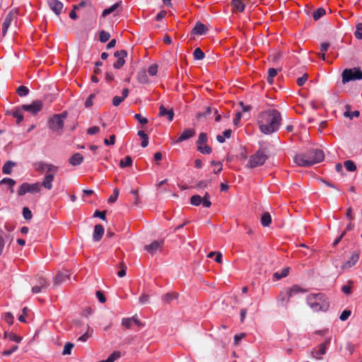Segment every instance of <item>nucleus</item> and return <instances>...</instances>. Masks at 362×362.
<instances>
[{"label": "nucleus", "mask_w": 362, "mask_h": 362, "mask_svg": "<svg viewBox=\"0 0 362 362\" xmlns=\"http://www.w3.org/2000/svg\"><path fill=\"white\" fill-rule=\"evenodd\" d=\"M351 310H344L341 314L340 315V317H339V319L341 320V321H345L346 320L349 316L351 315Z\"/></svg>", "instance_id": "5fc2aeb1"}, {"label": "nucleus", "mask_w": 362, "mask_h": 362, "mask_svg": "<svg viewBox=\"0 0 362 362\" xmlns=\"http://www.w3.org/2000/svg\"><path fill=\"white\" fill-rule=\"evenodd\" d=\"M99 131H100V128L98 127L95 126V127H90L87 130V133L88 134L93 135V134L98 133Z\"/></svg>", "instance_id": "69168bd1"}, {"label": "nucleus", "mask_w": 362, "mask_h": 362, "mask_svg": "<svg viewBox=\"0 0 362 362\" xmlns=\"http://www.w3.org/2000/svg\"><path fill=\"white\" fill-rule=\"evenodd\" d=\"M281 122V113L275 109L261 112L257 117V124L264 134H272L277 132Z\"/></svg>", "instance_id": "f257e3e1"}, {"label": "nucleus", "mask_w": 362, "mask_h": 362, "mask_svg": "<svg viewBox=\"0 0 362 362\" xmlns=\"http://www.w3.org/2000/svg\"><path fill=\"white\" fill-rule=\"evenodd\" d=\"M207 139H208L207 134L206 133H201V134H199V138H198V139L197 141V146L206 144V142H207Z\"/></svg>", "instance_id": "79ce46f5"}, {"label": "nucleus", "mask_w": 362, "mask_h": 362, "mask_svg": "<svg viewBox=\"0 0 362 362\" xmlns=\"http://www.w3.org/2000/svg\"><path fill=\"white\" fill-rule=\"evenodd\" d=\"M74 344L71 343V342H67L64 345V350H63V352H62V354L63 355H69L71 354V350L74 347Z\"/></svg>", "instance_id": "09e8293b"}, {"label": "nucleus", "mask_w": 362, "mask_h": 362, "mask_svg": "<svg viewBox=\"0 0 362 362\" xmlns=\"http://www.w3.org/2000/svg\"><path fill=\"white\" fill-rule=\"evenodd\" d=\"M37 284L32 288V292L33 293H38L43 291L49 285L48 281L42 276H39L37 279Z\"/></svg>", "instance_id": "f8f14e48"}, {"label": "nucleus", "mask_w": 362, "mask_h": 362, "mask_svg": "<svg viewBox=\"0 0 362 362\" xmlns=\"http://www.w3.org/2000/svg\"><path fill=\"white\" fill-rule=\"evenodd\" d=\"M4 338H8L9 340L15 341L16 343H20L22 340V337L16 335L13 332H5L4 334Z\"/></svg>", "instance_id": "cd10ccee"}, {"label": "nucleus", "mask_w": 362, "mask_h": 362, "mask_svg": "<svg viewBox=\"0 0 362 362\" xmlns=\"http://www.w3.org/2000/svg\"><path fill=\"white\" fill-rule=\"evenodd\" d=\"M344 116L346 117H349L350 119H353L354 117H357L359 116V112L356 110V111H354V112H349V111H346L344 112Z\"/></svg>", "instance_id": "13d9d810"}, {"label": "nucleus", "mask_w": 362, "mask_h": 362, "mask_svg": "<svg viewBox=\"0 0 362 362\" xmlns=\"http://www.w3.org/2000/svg\"><path fill=\"white\" fill-rule=\"evenodd\" d=\"M11 21H12V16L10 14H8L5 18V19L3 22V24H2V35H3V36H4L6 34L7 30H8L9 26L11 25Z\"/></svg>", "instance_id": "393cba45"}, {"label": "nucleus", "mask_w": 362, "mask_h": 362, "mask_svg": "<svg viewBox=\"0 0 362 362\" xmlns=\"http://www.w3.org/2000/svg\"><path fill=\"white\" fill-rule=\"evenodd\" d=\"M307 80H308V75L304 74L303 76H301L297 79V84L299 86H302L305 84V83L306 82Z\"/></svg>", "instance_id": "e2e57ef3"}, {"label": "nucleus", "mask_w": 362, "mask_h": 362, "mask_svg": "<svg viewBox=\"0 0 362 362\" xmlns=\"http://www.w3.org/2000/svg\"><path fill=\"white\" fill-rule=\"evenodd\" d=\"M267 156L262 151H257L255 154L250 157L247 167L249 168H255L262 165L266 160Z\"/></svg>", "instance_id": "20e7f679"}, {"label": "nucleus", "mask_w": 362, "mask_h": 362, "mask_svg": "<svg viewBox=\"0 0 362 362\" xmlns=\"http://www.w3.org/2000/svg\"><path fill=\"white\" fill-rule=\"evenodd\" d=\"M47 4L49 8L54 12V13L59 16L63 10V4L58 0H47Z\"/></svg>", "instance_id": "ddd939ff"}, {"label": "nucleus", "mask_w": 362, "mask_h": 362, "mask_svg": "<svg viewBox=\"0 0 362 362\" xmlns=\"http://www.w3.org/2000/svg\"><path fill=\"white\" fill-rule=\"evenodd\" d=\"M119 267L121 269L118 272L117 275L119 277L122 278L126 275V267L122 262L120 263Z\"/></svg>", "instance_id": "680f3d73"}, {"label": "nucleus", "mask_w": 362, "mask_h": 362, "mask_svg": "<svg viewBox=\"0 0 362 362\" xmlns=\"http://www.w3.org/2000/svg\"><path fill=\"white\" fill-rule=\"evenodd\" d=\"M138 135L142 139V141L141 143V147L146 148L148 144V135L142 130L138 132Z\"/></svg>", "instance_id": "7c9ffc66"}, {"label": "nucleus", "mask_w": 362, "mask_h": 362, "mask_svg": "<svg viewBox=\"0 0 362 362\" xmlns=\"http://www.w3.org/2000/svg\"><path fill=\"white\" fill-rule=\"evenodd\" d=\"M66 112L54 115L48 121L49 127L54 132H59L64 127V119L66 117Z\"/></svg>", "instance_id": "39448f33"}, {"label": "nucleus", "mask_w": 362, "mask_h": 362, "mask_svg": "<svg viewBox=\"0 0 362 362\" xmlns=\"http://www.w3.org/2000/svg\"><path fill=\"white\" fill-rule=\"evenodd\" d=\"M104 234V228L100 224H97L95 226L93 238L95 242H98L102 238Z\"/></svg>", "instance_id": "a211bd4d"}, {"label": "nucleus", "mask_w": 362, "mask_h": 362, "mask_svg": "<svg viewBox=\"0 0 362 362\" xmlns=\"http://www.w3.org/2000/svg\"><path fill=\"white\" fill-rule=\"evenodd\" d=\"M137 80L140 83H147L148 81L146 71L143 70L138 72Z\"/></svg>", "instance_id": "473e14b6"}, {"label": "nucleus", "mask_w": 362, "mask_h": 362, "mask_svg": "<svg viewBox=\"0 0 362 362\" xmlns=\"http://www.w3.org/2000/svg\"><path fill=\"white\" fill-rule=\"evenodd\" d=\"M272 222V218L269 212H265L261 217V223L264 227H267Z\"/></svg>", "instance_id": "c85d7f7f"}, {"label": "nucleus", "mask_w": 362, "mask_h": 362, "mask_svg": "<svg viewBox=\"0 0 362 362\" xmlns=\"http://www.w3.org/2000/svg\"><path fill=\"white\" fill-rule=\"evenodd\" d=\"M132 165V159L130 156H127L124 159H122L119 163L121 168H126Z\"/></svg>", "instance_id": "c9c22d12"}, {"label": "nucleus", "mask_w": 362, "mask_h": 362, "mask_svg": "<svg viewBox=\"0 0 362 362\" xmlns=\"http://www.w3.org/2000/svg\"><path fill=\"white\" fill-rule=\"evenodd\" d=\"M16 165V163L8 160L4 163L2 168L4 174L10 175L12 172V168Z\"/></svg>", "instance_id": "bb28decb"}, {"label": "nucleus", "mask_w": 362, "mask_h": 362, "mask_svg": "<svg viewBox=\"0 0 362 362\" xmlns=\"http://www.w3.org/2000/svg\"><path fill=\"white\" fill-rule=\"evenodd\" d=\"M5 320L8 325H12L13 322V316L11 313L5 314Z\"/></svg>", "instance_id": "0e129e2a"}, {"label": "nucleus", "mask_w": 362, "mask_h": 362, "mask_svg": "<svg viewBox=\"0 0 362 362\" xmlns=\"http://www.w3.org/2000/svg\"><path fill=\"white\" fill-rule=\"evenodd\" d=\"M358 259L359 253L358 252H353L350 259L343 264L341 269L344 270L352 267L356 264V262L358 261Z\"/></svg>", "instance_id": "2eb2a0df"}, {"label": "nucleus", "mask_w": 362, "mask_h": 362, "mask_svg": "<svg viewBox=\"0 0 362 362\" xmlns=\"http://www.w3.org/2000/svg\"><path fill=\"white\" fill-rule=\"evenodd\" d=\"M295 163L301 167H307L312 165L311 161H309L306 156V153L298 154L294 158Z\"/></svg>", "instance_id": "4468645a"}, {"label": "nucleus", "mask_w": 362, "mask_h": 362, "mask_svg": "<svg viewBox=\"0 0 362 362\" xmlns=\"http://www.w3.org/2000/svg\"><path fill=\"white\" fill-rule=\"evenodd\" d=\"M305 153L309 161H311L312 165L322 161L325 158L324 152L320 149L312 148Z\"/></svg>", "instance_id": "1a4fd4ad"}, {"label": "nucleus", "mask_w": 362, "mask_h": 362, "mask_svg": "<svg viewBox=\"0 0 362 362\" xmlns=\"http://www.w3.org/2000/svg\"><path fill=\"white\" fill-rule=\"evenodd\" d=\"M17 93L20 96H25L29 93V89L24 86H21L17 88Z\"/></svg>", "instance_id": "8fccbe9b"}, {"label": "nucleus", "mask_w": 362, "mask_h": 362, "mask_svg": "<svg viewBox=\"0 0 362 362\" xmlns=\"http://www.w3.org/2000/svg\"><path fill=\"white\" fill-rule=\"evenodd\" d=\"M158 72V66L156 64H152L148 67V73L151 76L156 75Z\"/></svg>", "instance_id": "4d7b16f0"}, {"label": "nucleus", "mask_w": 362, "mask_h": 362, "mask_svg": "<svg viewBox=\"0 0 362 362\" xmlns=\"http://www.w3.org/2000/svg\"><path fill=\"white\" fill-rule=\"evenodd\" d=\"M288 272H289V268L288 267H286V268H284L281 272H275L274 274V278L275 279V280H279L284 277H286L288 274Z\"/></svg>", "instance_id": "2f4dec72"}, {"label": "nucleus", "mask_w": 362, "mask_h": 362, "mask_svg": "<svg viewBox=\"0 0 362 362\" xmlns=\"http://www.w3.org/2000/svg\"><path fill=\"white\" fill-rule=\"evenodd\" d=\"M204 146H203V145H201V146H197V149L199 151H200L202 153H204V154H209L211 153V148L210 146H209L208 145L206 144H204Z\"/></svg>", "instance_id": "49530a36"}, {"label": "nucleus", "mask_w": 362, "mask_h": 362, "mask_svg": "<svg viewBox=\"0 0 362 362\" xmlns=\"http://www.w3.org/2000/svg\"><path fill=\"white\" fill-rule=\"evenodd\" d=\"M42 107V103L40 100H35L30 105H23L21 109L24 111L30 112L33 115H36L39 112Z\"/></svg>", "instance_id": "9d476101"}, {"label": "nucleus", "mask_w": 362, "mask_h": 362, "mask_svg": "<svg viewBox=\"0 0 362 362\" xmlns=\"http://www.w3.org/2000/svg\"><path fill=\"white\" fill-rule=\"evenodd\" d=\"M355 36L358 40H362V23H358L356 25Z\"/></svg>", "instance_id": "de8ad7c7"}, {"label": "nucleus", "mask_w": 362, "mask_h": 362, "mask_svg": "<svg viewBox=\"0 0 362 362\" xmlns=\"http://www.w3.org/2000/svg\"><path fill=\"white\" fill-rule=\"evenodd\" d=\"M35 170L42 173L46 171V175L42 182V185L44 188L50 190L52 188V182L54 178V175L58 171V167L50 163H46L42 161H38L33 165Z\"/></svg>", "instance_id": "f03ea898"}, {"label": "nucleus", "mask_w": 362, "mask_h": 362, "mask_svg": "<svg viewBox=\"0 0 362 362\" xmlns=\"http://www.w3.org/2000/svg\"><path fill=\"white\" fill-rule=\"evenodd\" d=\"M110 37V35L109 33L105 31V30H102L100 31V42H106L107 41L109 40Z\"/></svg>", "instance_id": "3c124183"}, {"label": "nucleus", "mask_w": 362, "mask_h": 362, "mask_svg": "<svg viewBox=\"0 0 362 362\" xmlns=\"http://www.w3.org/2000/svg\"><path fill=\"white\" fill-rule=\"evenodd\" d=\"M18 349L17 345H13L10 349L5 350L2 352L3 356H8Z\"/></svg>", "instance_id": "6e6d98bb"}, {"label": "nucleus", "mask_w": 362, "mask_h": 362, "mask_svg": "<svg viewBox=\"0 0 362 362\" xmlns=\"http://www.w3.org/2000/svg\"><path fill=\"white\" fill-rule=\"evenodd\" d=\"M115 135L110 136V139H105V140H104V144L107 146L113 145L115 144Z\"/></svg>", "instance_id": "338daca9"}, {"label": "nucleus", "mask_w": 362, "mask_h": 362, "mask_svg": "<svg viewBox=\"0 0 362 362\" xmlns=\"http://www.w3.org/2000/svg\"><path fill=\"white\" fill-rule=\"evenodd\" d=\"M42 187V183L35 182L30 184L28 182H23L18 189V194L19 196H23L26 193L35 194L39 193L41 191Z\"/></svg>", "instance_id": "423d86ee"}, {"label": "nucleus", "mask_w": 362, "mask_h": 362, "mask_svg": "<svg viewBox=\"0 0 362 362\" xmlns=\"http://www.w3.org/2000/svg\"><path fill=\"white\" fill-rule=\"evenodd\" d=\"M325 14V10L323 8H319L313 13V18L315 21L319 20Z\"/></svg>", "instance_id": "a19ab883"}, {"label": "nucleus", "mask_w": 362, "mask_h": 362, "mask_svg": "<svg viewBox=\"0 0 362 362\" xmlns=\"http://www.w3.org/2000/svg\"><path fill=\"white\" fill-rule=\"evenodd\" d=\"M16 184V181L11 178L6 177L0 181V185H6L11 188V192H13V187Z\"/></svg>", "instance_id": "f704fd0d"}, {"label": "nucleus", "mask_w": 362, "mask_h": 362, "mask_svg": "<svg viewBox=\"0 0 362 362\" xmlns=\"http://www.w3.org/2000/svg\"><path fill=\"white\" fill-rule=\"evenodd\" d=\"M362 79V71L357 68L346 69L342 72V83Z\"/></svg>", "instance_id": "0eeeda50"}, {"label": "nucleus", "mask_w": 362, "mask_h": 362, "mask_svg": "<svg viewBox=\"0 0 362 362\" xmlns=\"http://www.w3.org/2000/svg\"><path fill=\"white\" fill-rule=\"evenodd\" d=\"M22 109H21V107H19V108H16L15 110L11 111V115L16 118L17 119V123L19 124L21 122H22L23 120V113H22Z\"/></svg>", "instance_id": "a878e982"}, {"label": "nucleus", "mask_w": 362, "mask_h": 362, "mask_svg": "<svg viewBox=\"0 0 362 362\" xmlns=\"http://www.w3.org/2000/svg\"><path fill=\"white\" fill-rule=\"evenodd\" d=\"M233 6L238 11H243L245 8V6L242 1L240 0H233L232 1Z\"/></svg>", "instance_id": "4c0bfd02"}, {"label": "nucleus", "mask_w": 362, "mask_h": 362, "mask_svg": "<svg viewBox=\"0 0 362 362\" xmlns=\"http://www.w3.org/2000/svg\"><path fill=\"white\" fill-rule=\"evenodd\" d=\"M69 278V274H68L67 271H66V270L61 271V272H58L57 274L56 275L54 280V285H58V284L65 281L66 279H67Z\"/></svg>", "instance_id": "aec40b11"}, {"label": "nucleus", "mask_w": 362, "mask_h": 362, "mask_svg": "<svg viewBox=\"0 0 362 362\" xmlns=\"http://www.w3.org/2000/svg\"><path fill=\"white\" fill-rule=\"evenodd\" d=\"M114 55L117 58V60L113 64V67L119 69L124 64V58L127 56V52L126 50L122 49L115 52Z\"/></svg>", "instance_id": "9b49d317"}, {"label": "nucleus", "mask_w": 362, "mask_h": 362, "mask_svg": "<svg viewBox=\"0 0 362 362\" xmlns=\"http://www.w3.org/2000/svg\"><path fill=\"white\" fill-rule=\"evenodd\" d=\"M163 244V240H154L151 244L145 246V249L147 252L153 254L158 250Z\"/></svg>", "instance_id": "dca6fc26"}, {"label": "nucleus", "mask_w": 362, "mask_h": 362, "mask_svg": "<svg viewBox=\"0 0 362 362\" xmlns=\"http://www.w3.org/2000/svg\"><path fill=\"white\" fill-rule=\"evenodd\" d=\"M178 293L176 292L167 293L163 296V300L167 303H170L173 300L177 299Z\"/></svg>", "instance_id": "c756f323"}, {"label": "nucleus", "mask_w": 362, "mask_h": 362, "mask_svg": "<svg viewBox=\"0 0 362 362\" xmlns=\"http://www.w3.org/2000/svg\"><path fill=\"white\" fill-rule=\"evenodd\" d=\"M119 189L117 188H115L113 190V194L111 195L108 199V202H110V203L115 202L119 196Z\"/></svg>", "instance_id": "864d4df0"}, {"label": "nucleus", "mask_w": 362, "mask_h": 362, "mask_svg": "<svg viewBox=\"0 0 362 362\" xmlns=\"http://www.w3.org/2000/svg\"><path fill=\"white\" fill-rule=\"evenodd\" d=\"M307 303L314 311H327L329 307L328 298L324 293H311L307 296Z\"/></svg>", "instance_id": "7ed1b4c3"}, {"label": "nucleus", "mask_w": 362, "mask_h": 362, "mask_svg": "<svg viewBox=\"0 0 362 362\" xmlns=\"http://www.w3.org/2000/svg\"><path fill=\"white\" fill-rule=\"evenodd\" d=\"M122 325L126 328L129 329L132 327V319L130 318H123L122 321Z\"/></svg>", "instance_id": "bf43d9fd"}, {"label": "nucleus", "mask_w": 362, "mask_h": 362, "mask_svg": "<svg viewBox=\"0 0 362 362\" xmlns=\"http://www.w3.org/2000/svg\"><path fill=\"white\" fill-rule=\"evenodd\" d=\"M196 132L193 129H186L178 137L176 143H180L183 141L187 140L195 135Z\"/></svg>", "instance_id": "f3484780"}, {"label": "nucleus", "mask_w": 362, "mask_h": 362, "mask_svg": "<svg viewBox=\"0 0 362 362\" xmlns=\"http://www.w3.org/2000/svg\"><path fill=\"white\" fill-rule=\"evenodd\" d=\"M23 216L25 220H30L32 218V212L28 207H23Z\"/></svg>", "instance_id": "603ef678"}, {"label": "nucleus", "mask_w": 362, "mask_h": 362, "mask_svg": "<svg viewBox=\"0 0 362 362\" xmlns=\"http://www.w3.org/2000/svg\"><path fill=\"white\" fill-rule=\"evenodd\" d=\"M118 6H119V3H115L113 5H112L110 7L105 9L103 11V16H106L110 14L111 13L115 11L118 8Z\"/></svg>", "instance_id": "37998d69"}, {"label": "nucleus", "mask_w": 362, "mask_h": 362, "mask_svg": "<svg viewBox=\"0 0 362 362\" xmlns=\"http://www.w3.org/2000/svg\"><path fill=\"white\" fill-rule=\"evenodd\" d=\"M94 217H99L103 220L105 219V211H95L93 214Z\"/></svg>", "instance_id": "774afa93"}, {"label": "nucleus", "mask_w": 362, "mask_h": 362, "mask_svg": "<svg viewBox=\"0 0 362 362\" xmlns=\"http://www.w3.org/2000/svg\"><path fill=\"white\" fill-rule=\"evenodd\" d=\"M291 296L288 294V292L284 293L281 292L280 293V296L278 299V302L279 303L281 306H286L288 303L289 302Z\"/></svg>", "instance_id": "b1692460"}, {"label": "nucleus", "mask_w": 362, "mask_h": 362, "mask_svg": "<svg viewBox=\"0 0 362 362\" xmlns=\"http://www.w3.org/2000/svg\"><path fill=\"white\" fill-rule=\"evenodd\" d=\"M306 291L301 288L300 287H299L297 285H294L291 288H290L288 290V294L291 296V297H292L293 296L298 293H304Z\"/></svg>", "instance_id": "72a5a7b5"}, {"label": "nucleus", "mask_w": 362, "mask_h": 362, "mask_svg": "<svg viewBox=\"0 0 362 362\" xmlns=\"http://www.w3.org/2000/svg\"><path fill=\"white\" fill-rule=\"evenodd\" d=\"M331 343V337L325 339V341L320 344L317 348L311 351V355L317 360H322V356L327 353V349Z\"/></svg>", "instance_id": "6e6552de"}, {"label": "nucleus", "mask_w": 362, "mask_h": 362, "mask_svg": "<svg viewBox=\"0 0 362 362\" xmlns=\"http://www.w3.org/2000/svg\"><path fill=\"white\" fill-rule=\"evenodd\" d=\"M129 95V89L124 88L122 90V96H115L112 99V105L115 107L119 106L121 103Z\"/></svg>", "instance_id": "412c9836"}, {"label": "nucleus", "mask_w": 362, "mask_h": 362, "mask_svg": "<svg viewBox=\"0 0 362 362\" xmlns=\"http://www.w3.org/2000/svg\"><path fill=\"white\" fill-rule=\"evenodd\" d=\"M277 71L274 68H270L268 70L267 81L272 84L274 81V78L276 76Z\"/></svg>", "instance_id": "e433bc0d"}, {"label": "nucleus", "mask_w": 362, "mask_h": 362, "mask_svg": "<svg viewBox=\"0 0 362 362\" xmlns=\"http://www.w3.org/2000/svg\"><path fill=\"white\" fill-rule=\"evenodd\" d=\"M202 205L204 207L209 208L211 205L210 202V195L208 192H206L204 197L202 198Z\"/></svg>", "instance_id": "a18cd8bd"}, {"label": "nucleus", "mask_w": 362, "mask_h": 362, "mask_svg": "<svg viewBox=\"0 0 362 362\" xmlns=\"http://www.w3.org/2000/svg\"><path fill=\"white\" fill-rule=\"evenodd\" d=\"M134 118L142 124L148 123V119L146 117H142L140 114H136L134 115Z\"/></svg>", "instance_id": "052dcab7"}, {"label": "nucleus", "mask_w": 362, "mask_h": 362, "mask_svg": "<svg viewBox=\"0 0 362 362\" xmlns=\"http://www.w3.org/2000/svg\"><path fill=\"white\" fill-rule=\"evenodd\" d=\"M193 56L195 59L201 60L204 58L205 54L200 48L197 47L194 49Z\"/></svg>", "instance_id": "ea45409f"}, {"label": "nucleus", "mask_w": 362, "mask_h": 362, "mask_svg": "<svg viewBox=\"0 0 362 362\" xmlns=\"http://www.w3.org/2000/svg\"><path fill=\"white\" fill-rule=\"evenodd\" d=\"M190 203L194 206H199L202 204V198L199 195H194L190 199Z\"/></svg>", "instance_id": "c03bdc74"}, {"label": "nucleus", "mask_w": 362, "mask_h": 362, "mask_svg": "<svg viewBox=\"0 0 362 362\" xmlns=\"http://www.w3.org/2000/svg\"><path fill=\"white\" fill-rule=\"evenodd\" d=\"M208 31L207 27L203 23L198 22L192 30L194 35H204Z\"/></svg>", "instance_id": "4be33fe9"}, {"label": "nucleus", "mask_w": 362, "mask_h": 362, "mask_svg": "<svg viewBox=\"0 0 362 362\" xmlns=\"http://www.w3.org/2000/svg\"><path fill=\"white\" fill-rule=\"evenodd\" d=\"M159 116L160 117H165V116H167L168 117V119L169 121H172L173 119V117H174V112H173V110L171 108V109H169V110H167L164 105H161L159 107Z\"/></svg>", "instance_id": "6ab92c4d"}, {"label": "nucleus", "mask_w": 362, "mask_h": 362, "mask_svg": "<svg viewBox=\"0 0 362 362\" xmlns=\"http://www.w3.org/2000/svg\"><path fill=\"white\" fill-rule=\"evenodd\" d=\"M83 160V156L79 153H76L75 154H74L69 159V163L74 165V166H76V165H79Z\"/></svg>", "instance_id": "5701e85b"}, {"label": "nucleus", "mask_w": 362, "mask_h": 362, "mask_svg": "<svg viewBox=\"0 0 362 362\" xmlns=\"http://www.w3.org/2000/svg\"><path fill=\"white\" fill-rule=\"evenodd\" d=\"M344 167L346 168V169L348 171L354 172V171H355L356 170V165L351 160H346L344 162Z\"/></svg>", "instance_id": "58836bf2"}]
</instances>
